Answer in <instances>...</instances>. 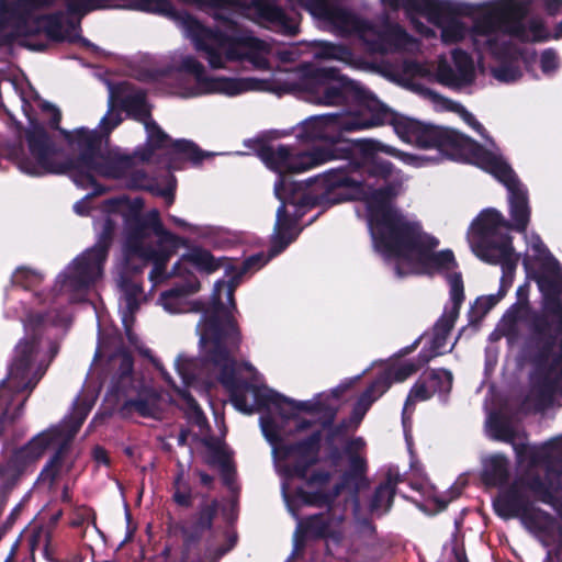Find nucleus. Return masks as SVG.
Returning <instances> with one entry per match:
<instances>
[{
    "mask_svg": "<svg viewBox=\"0 0 562 562\" xmlns=\"http://www.w3.org/2000/svg\"><path fill=\"white\" fill-rule=\"evenodd\" d=\"M274 83L277 93H295L313 104H355L350 111L310 116L295 127L299 140L326 142L335 145L333 149L297 151L279 145L262 146L258 150L260 160L278 173L276 182H284L283 192L315 199L311 206L362 201L372 240L376 243L389 240L394 228L408 225V215L392 203L403 190L404 175L390 161L381 159L378 153H385L416 167L422 166L426 158L400 151L376 140H368L361 146L340 140L344 132L368 130L384 123L387 114L371 91L336 68L311 64L293 70H278Z\"/></svg>",
    "mask_w": 562,
    "mask_h": 562,
    "instance_id": "1",
    "label": "nucleus"
},
{
    "mask_svg": "<svg viewBox=\"0 0 562 562\" xmlns=\"http://www.w3.org/2000/svg\"><path fill=\"white\" fill-rule=\"evenodd\" d=\"M108 87L109 111L100 121V130H61L59 110L38 99L48 124L63 135L61 142L31 116L30 105L21 98L31 125L26 132L31 158L22 160L20 168L30 176L68 172L78 187L92 189V193L74 204L79 215L88 214L91 196L105 191L97 177L124 180L131 188L154 190L139 165L156 162L173 178L176 144L150 119L145 93L126 82Z\"/></svg>",
    "mask_w": 562,
    "mask_h": 562,
    "instance_id": "2",
    "label": "nucleus"
},
{
    "mask_svg": "<svg viewBox=\"0 0 562 562\" xmlns=\"http://www.w3.org/2000/svg\"><path fill=\"white\" fill-rule=\"evenodd\" d=\"M284 182L274 183V195L281 202L277 210V218L271 239L269 255L259 252L248 257L240 267H225V276L214 284L211 306L203 313L196 330L200 336L201 358L182 359L178 357V373L187 390L178 389V408L184 411L190 423L200 429L206 426V417L193 398L191 391L207 396L210 389L220 382L229 393L233 406L239 412H251L258 403L272 404L284 412L295 408L315 409L327 395H318L314 401H294L265 385L245 382L240 374L244 368L251 374L255 369L249 363L237 366L232 358L233 350L238 346L240 337L234 313L236 305L234 292L240 279L248 272L262 268L271 258L282 252L291 244L300 231L296 221L286 212L288 205L299 210L311 206L315 199L303 194L297 198L295 192L285 194Z\"/></svg>",
    "mask_w": 562,
    "mask_h": 562,
    "instance_id": "3",
    "label": "nucleus"
},
{
    "mask_svg": "<svg viewBox=\"0 0 562 562\" xmlns=\"http://www.w3.org/2000/svg\"><path fill=\"white\" fill-rule=\"evenodd\" d=\"M338 390L329 393L316 394L327 395L315 409L295 408L284 412L277 409L272 404L258 403L251 412L266 409L267 413L260 417V427L277 460V468L283 477L281 492L289 513L297 520L293 537V554H297L303 548L305 538H322L325 540L326 558L324 562H350L352 557V542L349 537L348 522L335 499L347 493L358 504L356 494L367 469L366 460L359 454H352L349 459V470L344 474L341 482L331 485L329 474L326 472L315 473L306 487H296L292 493V480L304 479L308 467L315 461L317 454L318 434H313L307 439L295 445H283V436L286 432L283 424L294 422L297 429L311 425L307 420L297 418L300 413L321 415L326 420H331L338 407Z\"/></svg>",
    "mask_w": 562,
    "mask_h": 562,
    "instance_id": "4",
    "label": "nucleus"
},
{
    "mask_svg": "<svg viewBox=\"0 0 562 562\" xmlns=\"http://www.w3.org/2000/svg\"><path fill=\"white\" fill-rule=\"evenodd\" d=\"M115 231L114 220L111 216L104 218L95 245L76 257L57 276L52 292L45 296L41 292L34 293L37 304H48V311L33 312L22 303L24 312L19 318L23 323L25 336L15 346L7 378L0 381V436L7 424L20 416L27 396L59 351L58 344L44 336L47 325H70V313L60 311L59 306L86 301L90 290L103 276Z\"/></svg>",
    "mask_w": 562,
    "mask_h": 562,
    "instance_id": "5",
    "label": "nucleus"
},
{
    "mask_svg": "<svg viewBox=\"0 0 562 562\" xmlns=\"http://www.w3.org/2000/svg\"><path fill=\"white\" fill-rule=\"evenodd\" d=\"M486 434L512 443L522 474L502 488L493 501L503 519H519L522 527L543 547L562 549V503L554 479L562 475V436L542 446L524 442L516 420L505 411L490 413Z\"/></svg>",
    "mask_w": 562,
    "mask_h": 562,
    "instance_id": "6",
    "label": "nucleus"
},
{
    "mask_svg": "<svg viewBox=\"0 0 562 562\" xmlns=\"http://www.w3.org/2000/svg\"><path fill=\"white\" fill-rule=\"evenodd\" d=\"M533 0H490L471 3L475 7L471 14H460L464 22L468 18L467 34L458 42L469 38L480 59L492 55L498 65L492 68L493 77L503 83H513L522 76V67L528 64L527 55L514 44L520 42H546L562 38V21L552 33L539 16L527 19Z\"/></svg>",
    "mask_w": 562,
    "mask_h": 562,
    "instance_id": "7",
    "label": "nucleus"
},
{
    "mask_svg": "<svg viewBox=\"0 0 562 562\" xmlns=\"http://www.w3.org/2000/svg\"><path fill=\"white\" fill-rule=\"evenodd\" d=\"M408 225H401L390 234V239L376 243L374 249L387 261L394 263L397 277L409 274L441 273L449 284V302L445 305L441 317L434 326L428 348L419 355L422 363L431 358L452 350L456 342L449 344L450 330L459 316L464 301V286L461 273L458 272L454 256L450 250L436 252L438 240L422 232L420 225L412 216Z\"/></svg>",
    "mask_w": 562,
    "mask_h": 562,
    "instance_id": "8",
    "label": "nucleus"
},
{
    "mask_svg": "<svg viewBox=\"0 0 562 562\" xmlns=\"http://www.w3.org/2000/svg\"><path fill=\"white\" fill-rule=\"evenodd\" d=\"M525 238L528 251L538 261V285L543 294L541 313L533 315L531 323L541 348L535 359L527 405L544 411L562 391V268L538 235Z\"/></svg>",
    "mask_w": 562,
    "mask_h": 562,
    "instance_id": "9",
    "label": "nucleus"
},
{
    "mask_svg": "<svg viewBox=\"0 0 562 562\" xmlns=\"http://www.w3.org/2000/svg\"><path fill=\"white\" fill-rule=\"evenodd\" d=\"M125 231L124 261L117 280L121 292L119 311L127 339L135 345L136 336L132 331L134 315L146 300L142 286L143 268L153 262L149 273L153 286L165 280L166 265L176 248V237L164 228L156 210L126 218Z\"/></svg>",
    "mask_w": 562,
    "mask_h": 562,
    "instance_id": "10",
    "label": "nucleus"
},
{
    "mask_svg": "<svg viewBox=\"0 0 562 562\" xmlns=\"http://www.w3.org/2000/svg\"><path fill=\"white\" fill-rule=\"evenodd\" d=\"M393 128L407 144L420 148H437L450 159L468 160L493 175L508 191L514 228L525 233L530 216L527 190L497 151L483 148L456 130L425 124L409 117L395 119Z\"/></svg>",
    "mask_w": 562,
    "mask_h": 562,
    "instance_id": "11",
    "label": "nucleus"
},
{
    "mask_svg": "<svg viewBox=\"0 0 562 562\" xmlns=\"http://www.w3.org/2000/svg\"><path fill=\"white\" fill-rule=\"evenodd\" d=\"M393 128L407 144L420 148H437L450 159L468 160L493 175L508 191L514 228L525 233L530 216L527 190L497 151L483 148L456 130L425 124L409 117L395 119Z\"/></svg>",
    "mask_w": 562,
    "mask_h": 562,
    "instance_id": "12",
    "label": "nucleus"
},
{
    "mask_svg": "<svg viewBox=\"0 0 562 562\" xmlns=\"http://www.w3.org/2000/svg\"><path fill=\"white\" fill-rule=\"evenodd\" d=\"M102 383H109V396L124 417L161 418L172 403L169 392H158L143 372L136 371L133 357L124 349L110 355L101 370Z\"/></svg>",
    "mask_w": 562,
    "mask_h": 562,
    "instance_id": "13",
    "label": "nucleus"
},
{
    "mask_svg": "<svg viewBox=\"0 0 562 562\" xmlns=\"http://www.w3.org/2000/svg\"><path fill=\"white\" fill-rule=\"evenodd\" d=\"M232 22V33L227 34L225 38L212 34L195 21L188 25V32L198 47L206 49L211 67L224 68L229 60L246 59L257 69H267L271 55H277L283 63L294 61L299 58L297 47L289 46L274 49L268 43L248 33L241 20Z\"/></svg>",
    "mask_w": 562,
    "mask_h": 562,
    "instance_id": "14",
    "label": "nucleus"
},
{
    "mask_svg": "<svg viewBox=\"0 0 562 562\" xmlns=\"http://www.w3.org/2000/svg\"><path fill=\"white\" fill-rule=\"evenodd\" d=\"M508 228L509 224L501 212L485 209L473 220L467 235L472 252L482 261L499 265L505 276L514 272L519 260Z\"/></svg>",
    "mask_w": 562,
    "mask_h": 562,
    "instance_id": "15",
    "label": "nucleus"
},
{
    "mask_svg": "<svg viewBox=\"0 0 562 562\" xmlns=\"http://www.w3.org/2000/svg\"><path fill=\"white\" fill-rule=\"evenodd\" d=\"M391 9L404 8L414 27L428 35L430 30L418 22V16L426 18L440 30V38L445 45L458 44L467 34V23L460 14H471L475 7L471 2L458 0H382Z\"/></svg>",
    "mask_w": 562,
    "mask_h": 562,
    "instance_id": "16",
    "label": "nucleus"
},
{
    "mask_svg": "<svg viewBox=\"0 0 562 562\" xmlns=\"http://www.w3.org/2000/svg\"><path fill=\"white\" fill-rule=\"evenodd\" d=\"M90 404H76L72 414L61 424L54 426L37 436L43 438V453L49 449H56L41 472V480L55 482L58 477L67 474L74 467L76 457L71 451V442L82 423L90 412Z\"/></svg>",
    "mask_w": 562,
    "mask_h": 562,
    "instance_id": "17",
    "label": "nucleus"
},
{
    "mask_svg": "<svg viewBox=\"0 0 562 562\" xmlns=\"http://www.w3.org/2000/svg\"><path fill=\"white\" fill-rule=\"evenodd\" d=\"M250 89L269 88L254 87L244 79H207L204 67L191 57L182 58L178 65V97L192 98L212 92L235 97Z\"/></svg>",
    "mask_w": 562,
    "mask_h": 562,
    "instance_id": "18",
    "label": "nucleus"
},
{
    "mask_svg": "<svg viewBox=\"0 0 562 562\" xmlns=\"http://www.w3.org/2000/svg\"><path fill=\"white\" fill-rule=\"evenodd\" d=\"M191 266L203 273H212L220 269L223 263L212 254L201 247H191L178 259V313L200 311L198 302L184 303L180 296L192 294L199 291L200 281L196 276L188 269Z\"/></svg>",
    "mask_w": 562,
    "mask_h": 562,
    "instance_id": "19",
    "label": "nucleus"
},
{
    "mask_svg": "<svg viewBox=\"0 0 562 562\" xmlns=\"http://www.w3.org/2000/svg\"><path fill=\"white\" fill-rule=\"evenodd\" d=\"M42 440L41 436H35L20 449L0 453V491L13 492L16 488L27 465L43 456Z\"/></svg>",
    "mask_w": 562,
    "mask_h": 562,
    "instance_id": "20",
    "label": "nucleus"
},
{
    "mask_svg": "<svg viewBox=\"0 0 562 562\" xmlns=\"http://www.w3.org/2000/svg\"><path fill=\"white\" fill-rule=\"evenodd\" d=\"M435 74L439 83L461 90L474 82L476 69L471 55L461 48H454L451 50V63L441 56Z\"/></svg>",
    "mask_w": 562,
    "mask_h": 562,
    "instance_id": "21",
    "label": "nucleus"
},
{
    "mask_svg": "<svg viewBox=\"0 0 562 562\" xmlns=\"http://www.w3.org/2000/svg\"><path fill=\"white\" fill-rule=\"evenodd\" d=\"M217 509L218 502L216 499H203L198 517L190 525L183 527L186 551H189L191 544L211 527ZM183 559L186 561L189 559L188 552L184 553Z\"/></svg>",
    "mask_w": 562,
    "mask_h": 562,
    "instance_id": "22",
    "label": "nucleus"
},
{
    "mask_svg": "<svg viewBox=\"0 0 562 562\" xmlns=\"http://www.w3.org/2000/svg\"><path fill=\"white\" fill-rule=\"evenodd\" d=\"M386 380L385 376L376 378L357 400L350 415V423L356 427L361 423L371 405L387 391Z\"/></svg>",
    "mask_w": 562,
    "mask_h": 562,
    "instance_id": "23",
    "label": "nucleus"
},
{
    "mask_svg": "<svg viewBox=\"0 0 562 562\" xmlns=\"http://www.w3.org/2000/svg\"><path fill=\"white\" fill-rule=\"evenodd\" d=\"M426 98L434 104L436 110L439 111H450L460 115V117L471 126L475 132L480 135L484 136V127L483 125L475 119V116L470 113L462 104L454 102L448 98L440 95L439 93L426 89L423 91Z\"/></svg>",
    "mask_w": 562,
    "mask_h": 562,
    "instance_id": "24",
    "label": "nucleus"
},
{
    "mask_svg": "<svg viewBox=\"0 0 562 562\" xmlns=\"http://www.w3.org/2000/svg\"><path fill=\"white\" fill-rule=\"evenodd\" d=\"M482 479L486 485L503 486L509 477V461L499 453L483 459Z\"/></svg>",
    "mask_w": 562,
    "mask_h": 562,
    "instance_id": "25",
    "label": "nucleus"
},
{
    "mask_svg": "<svg viewBox=\"0 0 562 562\" xmlns=\"http://www.w3.org/2000/svg\"><path fill=\"white\" fill-rule=\"evenodd\" d=\"M292 3H299L305 7L314 16L327 21L331 24L346 27L345 15L337 11L328 0H290Z\"/></svg>",
    "mask_w": 562,
    "mask_h": 562,
    "instance_id": "26",
    "label": "nucleus"
},
{
    "mask_svg": "<svg viewBox=\"0 0 562 562\" xmlns=\"http://www.w3.org/2000/svg\"><path fill=\"white\" fill-rule=\"evenodd\" d=\"M432 396L431 389L429 387V383L427 381V378L419 380L415 385L412 387L406 402L404 404L403 408V427L405 431V439L407 442L408 448L411 449L412 442H411V436L407 432V423H408V414L412 413L413 406L416 402L426 401Z\"/></svg>",
    "mask_w": 562,
    "mask_h": 562,
    "instance_id": "27",
    "label": "nucleus"
},
{
    "mask_svg": "<svg viewBox=\"0 0 562 562\" xmlns=\"http://www.w3.org/2000/svg\"><path fill=\"white\" fill-rule=\"evenodd\" d=\"M397 482V475L393 476L392 474H389L385 482L378 486L370 504V508L373 514L382 515L389 510Z\"/></svg>",
    "mask_w": 562,
    "mask_h": 562,
    "instance_id": "28",
    "label": "nucleus"
},
{
    "mask_svg": "<svg viewBox=\"0 0 562 562\" xmlns=\"http://www.w3.org/2000/svg\"><path fill=\"white\" fill-rule=\"evenodd\" d=\"M314 56L319 59L337 60L352 67L358 65L356 56L348 47L329 42L319 43Z\"/></svg>",
    "mask_w": 562,
    "mask_h": 562,
    "instance_id": "29",
    "label": "nucleus"
},
{
    "mask_svg": "<svg viewBox=\"0 0 562 562\" xmlns=\"http://www.w3.org/2000/svg\"><path fill=\"white\" fill-rule=\"evenodd\" d=\"M206 461L222 471L225 484H232L233 468L229 454L223 445L220 442L207 445Z\"/></svg>",
    "mask_w": 562,
    "mask_h": 562,
    "instance_id": "30",
    "label": "nucleus"
},
{
    "mask_svg": "<svg viewBox=\"0 0 562 562\" xmlns=\"http://www.w3.org/2000/svg\"><path fill=\"white\" fill-rule=\"evenodd\" d=\"M418 369V366L415 364V362L408 360V361H396L387 364L382 372L379 374L378 378H386L389 387L391 386L392 382H403L408 376H411L414 372H416Z\"/></svg>",
    "mask_w": 562,
    "mask_h": 562,
    "instance_id": "31",
    "label": "nucleus"
},
{
    "mask_svg": "<svg viewBox=\"0 0 562 562\" xmlns=\"http://www.w3.org/2000/svg\"><path fill=\"white\" fill-rule=\"evenodd\" d=\"M215 153L203 151L194 143L187 139H178V169L184 161L199 165L204 158L214 156Z\"/></svg>",
    "mask_w": 562,
    "mask_h": 562,
    "instance_id": "32",
    "label": "nucleus"
},
{
    "mask_svg": "<svg viewBox=\"0 0 562 562\" xmlns=\"http://www.w3.org/2000/svg\"><path fill=\"white\" fill-rule=\"evenodd\" d=\"M43 281V274L27 268H18L12 274L11 282L14 286H21L24 290H32Z\"/></svg>",
    "mask_w": 562,
    "mask_h": 562,
    "instance_id": "33",
    "label": "nucleus"
},
{
    "mask_svg": "<svg viewBox=\"0 0 562 562\" xmlns=\"http://www.w3.org/2000/svg\"><path fill=\"white\" fill-rule=\"evenodd\" d=\"M392 74L402 79H412L426 76L428 69L425 65L414 59H405L392 69Z\"/></svg>",
    "mask_w": 562,
    "mask_h": 562,
    "instance_id": "34",
    "label": "nucleus"
},
{
    "mask_svg": "<svg viewBox=\"0 0 562 562\" xmlns=\"http://www.w3.org/2000/svg\"><path fill=\"white\" fill-rule=\"evenodd\" d=\"M429 387L431 389L432 395L436 393L447 394L452 386V374L450 371L445 369H438L431 371L427 376Z\"/></svg>",
    "mask_w": 562,
    "mask_h": 562,
    "instance_id": "35",
    "label": "nucleus"
},
{
    "mask_svg": "<svg viewBox=\"0 0 562 562\" xmlns=\"http://www.w3.org/2000/svg\"><path fill=\"white\" fill-rule=\"evenodd\" d=\"M175 69L173 63L168 64L166 67L151 66L142 74L140 79L145 81H162L164 79L171 78Z\"/></svg>",
    "mask_w": 562,
    "mask_h": 562,
    "instance_id": "36",
    "label": "nucleus"
},
{
    "mask_svg": "<svg viewBox=\"0 0 562 562\" xmlns=\"http://www.w3.org/2000/svg\"><path fill=\"white\" fill-rule=\"evenodd\" d=\"M559 67L560 59L558 54L552 48L544 49L540 56V68L542 72L547 76H551Z\"/></svg>",
    "mask_w": 562,
    "mask_h": 562,
    "instance_id": "37",
    "label": "nucleus"
},
{
    "mask_svg": "<svg viewBox=\"0 0 562 562\" xmlns=\"http://www.w3.org/2000/svg\"><path fill=\"white\" fill-rule=\"evenodd\" d=\"M159 302L162 307L170 314L176 313V288H171L168 291L161 293Z\"/></svg>",
    "mask_w": 562,
    "mask_h": 562,
    "instance_id": "38",
    "label": "nucleus"
},
{
    "mask_svg": "<svg viewBox=\"0 0 562 562\" xmlns=\"http://www.w3.org/2000/svg\"><path fill=\"white\" fill-rule=\"evenodd\" d=\"M499 301L497 295L491 294L485 296H480L475 301V307L482 312L483 314L487 313L492 310Z\"/></svg>",
    "mask_w": 562,
    "mask_h": 562,
    "instance_id": "39",
    "label": "nucleus"
},
{
    "mask_svg": "<svg viewBox=\"0 0 562 562\" xmlns=\"http://www.w3.org/2000/svg\"><path fill=\"white\" fill-rule=\"evenodd\" d=\"M144 355L149 358L151 364L156 369V371L160 374V376L171 386H173V380L172 376L166 371L164 366L160 363L158 359L153 357L149 352V350H145Z\"/></svg>",
    "mask_w": 562,
    "mask_h": 562,
    "instance_id": "40",
    "label": "nucleus"
},
{
    "mask_svg": "<svg viewBox=\"0 0 562 562\" xmlns=\"http://www.w3.org/2000/svg\"><path fill=\"white\" fill-rule=\"evenodd\" d=\"M414 488L420 491L423 494L427 495V497H432L441 508H445L448 504V502L450 499H441V498H438L435 494V492L432 491V488L428 485L427 482H423V483H419V484H413L412 485Z\"/></svg>",
    "mask_w": 562,
    "mask_h": 562,
    "instance_id": "41",
    "label": "nucleus"
},
{
    "mask_svg": "<svg viewBox=\"0 0 562 562\" xmlns=\"http://www.w3.org/2000/svg\"><path fill=\"white\" fill-rule=\"evenodd\" d=\"M154 562H176V553L172 547H165L164 550L155 557Z\"/></svg>",
    "mask_w": 562,
    "mask_h": 562,
    "instance_id": "42",
    "label": "nucleus"
},
{
    "mask_svg": "<svg viewBox=\"0 0 562 562\" xmlns=\"http://www.w3.org/2000/svg\"><path fill=\"white\" fill-rule=\"evenodd\" d=\"M175 188H176V184H175V180L171 179L170 181H168L164 187H159L156 189V193L162 195L164 198H166L168 201H172L173 199V194H175Z\"/></svg>",
    "mask_w": 562,
    "mask_h": 562,
    "instance_id": "43",
    "label": "nucleus"
},
{
    "mask_svg": "<svg viewBox=\"0 0 562 562\" xmlns=\"http://www.w3.org/2000/svg\"><path fill=\"white\" fill-rule=\"evenodd\" d=\"M543 5L549 14L562 13V0H542Z\"/></svg>",
    "mask_w": 562,
    "mask_h": 562,
    "instance_id": "44",
    "label": "nucleus"
},
{
    "mask_svg": "<svg viewBox=\"0 0 562 562\" xmlns=\"http://www.w3.org/2000/svg\"><path fill=\"white\" fill-rule=\"evenodd\" d=\"M177 224H178V232H179L180 229H183V231H187V229H188V231H190L191 233H193V234H195V235H199V236L203 234V232L201 231V228H200V227H198V226H192V225H190V224H188V223H186L184 221H181V220H179V218H178V221H177Z\"/></svg>",
    "mask_w": 562,
    "mask_h": 562,
    "instance_id": "45",
    "label": "nucleus"
},
{
    "mask_svg": "<svg viewBox=\"0 0 562 562\" xmlns=\"http://www.w3.org/2000/svg\"><path fill=\"white\" fill-rule=\"evenodd\" d=\"M93 456L98 462L108 463V457L104 449L100 447L94 448Z\"/></svg>",
    "mask_w": 562,
    "mask_h": 562,
    "instance_id": "46",
    "label": "nucleus"
},
{
    "mask_svg": "<svg viewBox=\"0 0 562 562\" xmlns=\"http://www.w3.org/2000/svg\"><path fill=\"white\" fill-rule=\"evenodd\" d=\"M200 481L204 486H210L213 482V477L206 473L199 472Z\"/></svg>",
    "mask_w": 562,
    "mask_h": 562,
    "instance_id": "47",
    "label": "nucleus"
},
{
    "mask_svg": "<svg viewBox=\"0 0 562 562\" xmlns=\"http://www.w3.org/2000/svg\"><path fill=\"white\" fill-rule=\"evenodd\" d=\"M178 506L189 505L190 503V495H184L178 492Z\"/></svg>",
    "mask_w": 562,
    "mask_h": 562,
    "instance_id": "48",
    "label": "nucleus"
},
{
    "mask_svg": "<svg viewBox=\"0 0 562 562\" xmlns=\"http://www.w3.org/2000/svg\"><path fill=\"white\" fill-rule=\"evenodd\" d=\"M364 447V441L362 438H356L350 442V448L358 450Z\"/></svg>",
    "mask_w": 562,
    "mask_h": 562,
    "instance_id": "49",
    "label": "nucleus"
},
{
    "mask_svg": "<svg viewBox=\"0 0 562 562\" xmlns=\"http://www.w3.org/2000/svg\"><path fill=\"white\" fill-rule=\"evenodd\" d=\"M16 550H18V542H15L12 546L11 551H10L9 555L7 557V559L4 560V562H14V557H15Z\"/></svg>",
    "mask_w": 562,
    "mask_h": 562,
    "instance_id": "50",
    "label": "nucleus"
},
{
    "mask_svg": "<svg viewBox=\"0 0 562 562\" xmlns=\"http://www.w3.org/2000/svg\"><path fill=\"white\" fill-rule=\"evenodd\" d=\"M527 308H528L527 302H520L517 306V311L519 314L527 311Z\"/></svg>",
    "mask_w": 562,
    "mask_h": 562,
    "instance_id": "51",
    "label": "nucleus"
},
{
    "mask_svg": "<svg viewBox=\"0 0 562 562\" xmlns=\"http://www.w3.org/2000/svg\"><path fill=\"white\" fill-rule=\"evenodd\" d=\"M235 543V538L232 539V543L224 550L221 551L220 555H223L224 553H226L227 551H229V549L234 546Z\"/></svg>",
    "mask_w": 562,
    "mask_h": 562,
    "instance_id": "52",
    "label": "nucleus"
},
{
    "mask_svg": "<svg viewBox=\"0 0 562 562\" xmlns=\"http://www.w3.org/2000/svg\"><path fill=\"white\" fill-rule=\"evenodd\" d=\"M184 441H186V436H184V434H180V435L178 436V443H183Z\"/></svg>",
    "mask_w": 562,
    "mask_h": 562,
    "instance_id": "53",
    "label": "nucleus"
},
{
    "mask_svg": "<svg viewBox=\"0 0 562 562\" xmlns=\"http://www.w3.org/2000/svg\"><path fill=\"white\" fill-rule=\"evenodd\" d=\"M517 294H518V296H519V297H521L522 295H525V289H524V288H519V289L517 290Z\"/></svg>",
    "mask_w": 562,
    "mask_h": 562,
    "instance_id": "54",
    "label": "nucleus"
},
{
    "mask_svg": "<svg viewBox=\"0 0 562 562\" xmlns=\"http://www.w3.org/2000/svg\"><path fill=\"white\" fill-rule=\"evenodd\" d=\"M177 243H178V247L184 243L179 235H178Z\"/></svg>",
    "mask_w": 562,
    "mask_h": 562,
    "instance_id": "55",
    "label": "nucleus"
},
{
    "mask_svg": "<svg viewBox=\"0 0 562 562\" xmlns=\"http://www.w3.org/2000/svg\"><path fill=\"white\" fill-rule=\"evenodd\" d=\"M512 316H513V311H509V312L506 314L505 318H506V319H507V318H512Z\"/></svg>",
    "mask_w": 562,
    "mask_h": 562,
    "instance_id": "56",
    "label": "nucleus"
},
{
    "mask_svg": "<svg viewBox=\"0 0 562 562\" xmlns=\"http://www.w3.org/2000/svg\"><path fill=\"white\" fill-rule=\"evenodd\" d=\"M175 272H176V265H173L171 268V273H175Z\"/></svg>",
    "mask_w": 562,
    "mask_h": 562,
    "instance_id": "57",
    "label": "nucleus"
},
{
    "mask_svg": "<svg viewBox=\"0 0 562 562\" xmlns=\"http://www.w3.org/2000/svg\"><path fill=\"white\" fill-rule=\"evenodd\" d=\"M171 498L176 501V492L172 494Z\"/></svg>",
    "mask_w": 562,
    "mask_h": 562,
    "instance_id": "58",
    "label": "nucleus"
},
{
    "mask_svg": "<svg viewBox=\"0 0 562 562\" xmlns=\"http://www.w3.org/2000/svg\"><path fill=\"white\" fill-rule=\"evenodd\" d=\"M560 395H562V391H561Z\"/></svg>",
    "mask_w": 562,
    "mask_h": 562,
    "instance_id": "59",
    "label": "nucleus"
}]
</instances>
